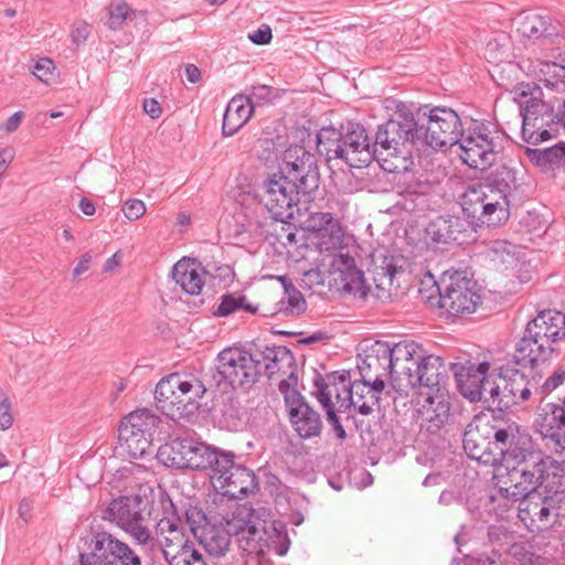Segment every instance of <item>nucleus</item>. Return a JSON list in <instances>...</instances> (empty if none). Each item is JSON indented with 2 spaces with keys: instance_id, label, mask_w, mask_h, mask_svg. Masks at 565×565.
<instances>
[{
  "instance_id": "f257e3e1",
  "label": "nucleus",
  "mask_w": 565,
  "mask_h": 565,
  "mask_svg": "<svg viewBox=\"0 0 565 565\" xmlns=\"http://www.w3.org/2000/svg\"><path fill=\"white\" fill-rule=\"evenodd\" d=\"M418 140L433 149L459 145L461 159L472 169L487 170L499 158L500 145L483 125L476 126L467 134L461 131V121L456 111L435 107L423 113L416 120Z\"/></svg>"
},
{
  "instance_id": "f03ea898",
  "label": "nucleus",
  "mask_w": 565,
  "mask_h": 565,
  "mask_svg": "<svg viewBox=\"0 0 565 565\" xmlns=\"http://www.w3.org/2000/svg\"><path fill=\"white\" fill-rule=\"evenodd\" d=\"M103 518L120 527L139 547L140 553L150 559L159 553L168 559L177 551L193 544L186 539L180 520L175 516L160 519L153 534L151 522L143 515L137 498L120 497L113 500Z\"/></svg>"
},
{
  "instance_id": "7ed1b4c3",
  "label": "nucleus",
  "mask_w": 565,
  "mask_h": 565,
  "mask_svg": "<svg viewBox=\"0 0 565 565\" xmlns=\"http://www.w3.org/2000/svg\"><path fill=\"white\" fill-rule=\"evenodd\" d=\"M503 468L499 492L505 499L520 501L539 489L565 487V463L531 448L510 452Z\"/></svg>"
},
{
  "instance_id": "20e7f679",
  "label": "nucleus",
  "mask_w": 565,
  "mask_h": 565,
  "mask_svg": "<svg viewBox=\"0 0 565 565\" xmlns=\"http://www.w3.org/2000/svg\"><path fill=\"white\" fill-rule=\"evenodd\" d=\"M519 173L501 163L491 169L486 183L468 185L461 196V209L473 226H499L509 220L508 196L520 185Z\"/></svg>"
},
{
  "instance_id": "39448f33",
  "label": "nucleus",
  "mask_w": 565,
  "mask_h": 565,
  "mask_svg": "<svg viewBox=\"0 0 565 565\" xmlns=\"http://www.w3.org/2000/svg\"><path fill=\"white\" fill-rule=\"evenodd\" d=\"M420 143L416 120L404 117L403 120L391 119L380 126L375 136L379 148V161L388 172L399 173L409 167L412 147Z\"/></svg>"
},
{
  "instance_id": "423d86ee",
  "label": "nucleus",
  "mask_w": 565,
  "mask_h": 565,
  "mask_svg": "<svg viewBox=\"0 0 565 565\" xmlns=\"http://www.w3.org/2000/svg\"><path fill=\"white\" fill-rule=\"evenodd\" d=\"M205 392L206 388L199 379L173 373L159 381L154 399L157 407L175 420L195 414Z\"/></svg>"
},
{
  "instance_id": "0eeeda50",
  "label": "nucleus",
  "mask_w": 565,
  "mask_h": 565,
  "mask_svg": "<svg viewBox=\"0 0 565 565\" xmlns=\"http://www.w3.org/2000/svg\"><path fill=\"white\" fill-rule=\"evenodd\" d=\"M411 356L405 374L399 377L398 390L401 394H407L409 390L419 388L420 392H439L445 388L448 379V370L444 360L435 354H427L422 344L407 341Z\"/></svg>"
},
{
  "instance_id": "6e6552de",
  "label": "nucleus",
  "mask_w": 565,
  "mask_h": 565,
  "mask_svg": "<svg viewBox=\"0 0 565 565\" xmlns=\"http://www.w3.org/2000/svg\"><path fill=\"white\" fill-rule=\"evenodd\" d=\"M438 305L448 318L471 315L480 302L476 281L458 270H446L436 282Z\"/></svg>"
},
{
  "instance_id": "1a4fd4ad",
  "label": "nucleus",
  "mask_w": 565,
  "mask_h": 565,
  "mask_svg": "<svg viewBox=\"0 0 565 565\" xmlns=\"http://www.w3.org/2000/svg\"><path fill=\"white\" fill-rule=\"evenodd\" d=\"M222 524L231 537H237L238 547L248 554H264L269 547L270 536L265 522L257 520L247 504L237 505Z\"/></svg>"
},
{
  "instance_id": "9d476101",
  "label": "nucleus",
  "mask_w": 565,
  "mask_h": 565,
  "mask_svg": "<svg viewBox=\"0 0 565 565\" xmlns=\"http://www.w3.org/2000/svg\"><path fill=\"white\" fill-rule=\"evenodd\" d=\"M159 422V417L146 408L128 414L118 428V439L122 451L131 459L143 457L151 447Z\"/></svg>"
},
{
  "instance_id": "9b49d317",
  "label": "nucleus",
  "mask_w": 565,
  "mask_h": 565,
  "mask_svg": "<svg viewBox=\"0 0 565 565\" xmlns=\"http://www.w3.org/2000/svg\"><path fill=\"white\" fill-rule=\"evenodd\" d=\"M407 348V341L398 342L393 347L387 342L377 341L365 355L361 367H364V373L367 374L374 371L373 379L377 375L382 380L388 376L393 388L399 392L398 381L405 374V366L409 364L407 359L412 355Z\"/></svg>"
},
{
  "instance_id": "f8f14e48",
  "label": "nucleus",
  "mask_w": 565,
  "mask_h": 565,
  "mask_svg": "<svg viewBox=\"0 0 565 565\" xmlns=\"http://www.w3.org/2000/svg\"><path fill=\"white\" fill-rule=\"evenodd\" d=\"M563 502L565 487L544 489L521 499L519 518L530 531H542L555 522Z\"/></svg>"
},
{
  "instance_id": "ddd939ff",
  "label": "nucleus",
  "mask_w": 565,
  "mask_h": 565,
  "mask_svg": "<svg viewBox=\"0 0 565 565\" xmlns=\"http://www.w3.org/2000/svg\"><path fill=\"white\" fill-rule=\"evenodd\" d=\"M81 565H142L141 556L107 532L96 533L89 544V552L79 554Z\"/></svg>"
},
{
  "instance_id": "4468645a",
  "label": "nucleus",
  "mask_w": 565,
  "mask_h": 565,
  "mask_svg": "<svg viewBox=\"0 0 565 565\" xmlns=\"http://www.w3.org/2000/svg\"><path fill=\"white\" fill-rule=\"evenodd\" d=\"M300 196L295 185L279 172L264 181L259 194L260 203L274 220L280 222H287L294 217L295 206L300 201Z\"/></svg>"
},
{
  "instance_id": "2eb2a0df",
  "label": "nucleus",
  "mask_w": 565,
  "mask_h": 565,
  "mask_svg": "<svg viewBox=\"0 0 565 565\" xmlns=\"http://www.w3.org/2000/svg\"><path fill=\"white\" fill-rule=\"evenodd\" d=\"M223 456L228 459V462L216 466L214 472L210 473L213 487L232 499H239L255 492L258 483L254 471L235 463L234 454L225 451Z\"/></svg>"
},
{
  "instance_id": "dca6fc26",
  "label": "nucleus",
  "mask_w": 565,
  "mask_h": 565,
  "mask_svg": "<svg viewBox=\"0 0 565 565\" xmlns=\"http://www.w3.org/2000/svg\"><path fill=\"white\" fill-rule=\"evenodd\" d=\"M257 362L254 353L237 347L222 350L216 359L220 376L233 387H245L258 379Z\"/></svg>"
},
{
  "instance_id": "f3484780",
  "label": "nucleus",
  "mask_w": 565,
  "mask_h": 565,
  "mask_svg": "<svg viewBox=\"0 0 565 565\" xmlns=\"http://www.w3.org/2000/svg\"><path fill=\"white\" fill-rule=\"evenodd\" d=\"M513 94L520 107L523 137L530 128L541 129L554 121L553 108L542 100L541 87L535 83H520L514 87Z\"/></svg>"
},
{
  "instance_id": "a211bd4d",
  "label": "nucleus",
  "mask_w": 565,
  "mask_h": 565,
  "mask_svg": "<svg viewBox=\"0 0 565 565\" xmlns=\"http://www.w3.org/2000/svg\"><path fill=\"white\" fill-rule=\"evenodd\" d=\"M329 287L365 299L370 292L363 273L356 267L355 259L348 253L328 256Z\"/></svg>"
},
{
  "instance_id": "6ab92c4d",
  "label": "nucleus",
  "mask_w": 565,
  "mask_h": 565,
  "mask_svg": "<svg viewBox=\"0 0 565 565\" xmlns=\"http://www.w3.org/2000/svg\"><path fill=\"white\" fill-rule=\"evenodd\" d=\"M279 391L284 394L290 423L298 435L305 439L318 436L322 428L320 415L286 380L279 382Z\"/></svg>"
},
{
  "instance_id": "aec40b11",
  "label": "nucleus",
  "mask_w": 565,
  "mask_h": 565,
  "mask_svg": "<svg viewBox=\"0 0 565 565\" xmlns=\"http://www.w3.org/2000/svg\"><path fill=\"white\" fill-rule=\"evenodd\" d=\"M340 159L352 168L367 166L374 158L379 160V148L371 145L365 128L358 122L342 126V148Z\"/></svg>"
},
{
  "instance_id": "412c9836",
  "label": "nucleus",
  "mask_w": 565,
  "mask_h": 565,
  "mask_svg": "<svg viewBox=\"0 0 565 565\" xmlns=\"http://www.w3.org/2000/svg\"><path fill=\"white\" fill-rule=\"evenodd\" d=\"M361 381L351 383V391L342 390L343 399L354 406L361 415H369L379 403V395L383 391L384 380L373 379L371 374L364 373V367H360Z\"/></svg>"
},
{
  "instance_id": "4be33fe9",
  "label": "nucleus",
  "mask_w": 565,
  "mask_h": 565,
  "mask_svg": "<svg viewBox=\"0 0 565 565\" xmlns=\"http://www.w3.org/2000/svg\"><path fill=\"white\" fill-rule=\"evenodd\" d=\"M534 427L556 447L565 449V401L563 405L547 403L540 406Z\"/></svg>"
},
{
  "instance_id": "5701e85b",
  "label": "nucleus",
  "mask_w": 565,
  "mask_h": 565,
  "mask_svg": "<svg viewBox=\"0 0 565 565\" xmlns=\"http://www.w3.org/2000/svg\"><path fill=\"white\" fill-rule=\"evenodd\" d=\"M450 370L457 382L460 393L471 402L482 399V383L490 370L488 362H481L477 366L467 363L462 365L459 363H450Z\"/></svg>"
},
{
  "instance_id": "b1692460",
  "label": "nucleus",
  "mask_w": 565,
  "mask_h": 565,
  "mask_svg": "<svg viewBox=\"0 0 565 565\" xmlns=\"http://www.w3.org/2000/svg\"><path fill=\"white\" fill-rule=\"evenodd\" d=\"M526 329L530 335L536 337L544 345L553 347L565 339V315L556 310L541 311L527 323Z\"/></svg>"
},
{
  "instance_id": "393cba45",
  "label": "nucleus",
  "mask_w": 565,
  "mask_h": 565,
  "mask_svg": "<svg viewBox=\"0 0 565 565\" xmlns=\"http://www.w3.org/2000/svg\"><path fill=\"white\" fill-rule=\"evenodd\" d=\"M470 224L473 225L470 221ZM469 222L455 215H440L429 221L426 237L437 244L462 243Z\"/></svg>"
},
{
  "instance_id": "a878e982",
  "label": "nucleus",
  "mask_w": 565,
  "mask_h": 565,
  "mask_svg": "<svg viewBox=\"0 0 565 565\" xmlns=\"http://www.w3.org/2000/svg\"><path fill=\"white\" fill-rule=\"evenodd\" d=\"M522 39L536 42L556 43L561 38L558 28L553 24L550 15L529 13L521 17L516 29Z\"/></svg>"
},
{
  "instance_id": "bb28decb",
  "label": "nucleus",
  "mask_w": 565,
  "mask_h": 565,
  "mask_svg": "<svg viewBox=\"0 0 565 565\" xmlns=\"http://www.w3.org/2000/svg\"><path fill=\"white\" fill-rule=\"evenodd\" d=\"M493 437L495 448L502 455V467L510 452L527 450L530 448V436L525 431H521L515 423L504 424L501 426L490 425V437Z\"/></svg>"
},
{
  "instance_id": "cd10ccee",
  "label": "nucleus",
  "mask_w": 565,
  "mask_h": 565,
  "mask_svg": "<svg viewBox=\"0 0 565 565\" xmlns=\"http://www.w3.org/2000/svg\"><path fill=\"white\" fill-rule=\"evenodd\" d=\"M206 271L200 263L182 258L174 266L172 277L174 281L189 295H200L205 284Z\"/></svg>"
},
{
  "instance_id": "c85d7f7f",
  "label": "nucleus",
  "mask_w": 565,
  "mask_h": 565,
  "mask_svg": "<svg viewBox=\"0 0 565 565\" xmlns=\"http://www.w3.org/2000/svg\"><path fill=\"white\" fill-rule=\"evenodd\" d=\"M553 351L554 347L544 345L536 337L530 335L525 328L523 337L515 345L514 361L521 367H533L546 361Z\"/></svg>"
},
{
  "instance_id": "c756f323",
  "label": "nucleus",
  "mask_w": 565,
  "mask_h": 565,
  "mask_svg": "<svg viewBox=\"0 0 565 565\" xmlns=\"http://www.w3.org/2000/svg\"><path fill=\"white\" fill-rule=\"evenodd\" d=\"M254 106L249 97L244 95L234 96L227 104L223 116V134L233 136L252 117Z\"/></svg>"
},
{
  "instance_id": "7c9ffc66",
  "label": "nucleus",
  "mask_w": 565,
  "mask_h": 565,
  "mask_svg": "<svg viewBox=\"0 0 565 565\" xmlns=\"http://www.w3.org/2000/svg\"><path fill=\"white\" fill-rule=\"evenodd\" d=\"M193 438H174L162 445L157 451L158 460L178 469H190Z\"/></svg>"
},
{
  "instance_id": "2f4dec72",
  "label": "nucleus",
  "mask_w": 565,
  "mask_h": 565,
  "mask_svg": "<svg viewBox=\"0 0 565 565\" xmlns=\"http://www.w3.org/2000/svg\"><path fill=\"white\" fill-rule=\"evenodd\" d=\"M254 356L259 366L257 367L258 377L265 373L270 379L294 362L292 353L284 345L266 347L263 351H256Z\"/></svg>"
},
{
  "instance_id": "473e14b6",
  "label": "nucleus",
  "mask_w": 565,
  "mask_h": 565,
  "mask_svg": "<svg viewBox=\"0 0 565 565\" xmlns=\"http://www.w3.org/2000/svg\"><path fill=\"white\" fill-rule=\"evenodd\" d=\"M499 380L503 384L502 397L499 404L505 408L527 401L531 394H534V382H530L524 374L516 372L509 377H500Z\"/></svg>"
},
{
  "instance_id": "72a5a7b5",
  "label": "nucleus",
  "mask_w": 565,
  "mask_h": 565,
  "mask_svg": "<svg viewBox=\"0 0 565 565\" xmlns=\"http://www.w3.org/2000/svg\"><path fill=\"white\" fill-rule=\"evenodd\" d=\"M284 174L307 200H311V194L319 188L320 173L316 159L307 158L305 167Z\"/></svg>"
},
{
  "instance_id": "f704fd0d",
  "label": "nucleus",
  "mask_w": 565,
  "mask_h": 565,
  "mask_svg": "<svg viewBox=\"0 0 565 565\" xmlns=\"http://www.w3.org/2000/svg\"><path fill=\"white\" fill-rule=\"evenodd\" d=\"M340 383H343V385L350 384L349 372H334L315 380L316 395L324 409L334 408L338 411V398L340 395L337 390Z\"/></svg>"
},
{
  "instance_id": "c9c22d12",
  "label": "nucleus",
  "mask_w": 565,
  "mask_h": 565,
  "mask_svg": "<svg viewBox=\"0 0 565 565\" xmlns=\"http://www.w3.org/2000/svg\"><path fill=\"white\" fill-rule=\"evenodd\" d=\"M192 454L190 455L192 470H210L214 472L216 466L226 465L228 459L223 455L225 451L213 448L202 441L193 439Z\"/></svg>"
},
{
  "instance_id": "e433bc0d",
  "label": "nucleus",
  "mask_w": 565,
  "mask_h": 565,
  "mask_svg": "<svg viewBox=\"0 0 565 565\" xmlns=\"http://www.w3.org/2000/svg\"><path fill=\"white\" fill-rule=\"evenodd\" d=\"M490 425H470L463 434L462 445L467 455L475 460H481L489 450Z\"/></svg>"
},
{
  "instance_id": "4c0bfd02",
  "label": "nucleus",
  "mask_w": 565,
  "mask_h": 565,
  "mask_svg": "<svg viewBox=\"0 0 565 565\" xmlns=\"http://www.w3.org/2000/svg\"><path fill=\"white\" fill-rule=\"evenodd\" d=\"M200 544L214 557L226 554L231 545V536L223 527V524L210 525L199 535Z\"/></svg>"
},
{
  "instance_id": "58836bf2",
  "label": "nucleus",
  "mask_w": 565,
  "mask_h": 565,
  "mask_svg": "<svg viewBox=\"0 0 565 565\" xmlns=\"http://www.w3.org/2000/svg\"><path fill=\"white\" fill-rule=\"evenodd\" d=\"M321 233L315 235V244L319 253L318 257H328L343 253L344 232L340 223H333L331 227L320 228Z\"/></svg>"
},
{
  "instance_id": "ea45409f",
  "label": "nucleus",
  "mask_w": 565,
  "mask_h": 565,
  "mask_svg": "<svg viewBox=\"0 0 565 565\" xmlns=\"http://www.w3.org/2000/svg\"><path fill=\"white\" fill-rule=\"evenodd\" d=\"M419 394L426 396L423 408L427 419L437 427L447 422L450 406L446 399L445 388L439 392H419Z\"/></svg>"
},
{
  "instance_id": "a19ab883",
  "label": "nucleus",
  "mask_w": 565,
  "mask_h": 565,
  "mask_svg": "<svg viewBox=\"0 0 565 565\" xmlns=\"http://www.w3.org/2000/svg\"><path fill=\"white\" fill-rule=\"evenodd\" d=\"M483 56L489 64L495 67L501 66L503 63L512 64L511 45L508 36L500 34L490 39L484 46Z\"/></svg>"
},
{
  "instance_id": "79ce46f5",
  "label": "nucleus",
  "mask_w": 565,
  "mask_h": 565,
  "mask_svg": "<svg viewBox=\"0 0 565 565\" xmlns=\"http://www.w3.org/2000/svg\"><path fill=\"white\" fill-rule=\"evenodd\" d=\"M281 281L285 292L284 297L280 300V310L290 312V313H299L306 309V300L302 294L291 284V281L285 277H278Z\"/></svg>"
},
{
  "instance_id": "37998d69",
  "label": "nucleus",
  "mask_w": 565,
  "mask_h": 565,
  "mask_svg": "<svg viewBox=\"0 0 565 565\" xmlns=\"http://www.w3.org/2000/svg\"><path fill=\"white\" fill-rule=\"evenodd\" d=\"M239 309L250 313H255L257 310L256 307L246 300L245 296L238 294H226L222 296L221 302L214 311V315L218 317H227Z\"/></svg>"
},
{
  "instance_id": "c03bdc74",
  "label": "nucleus",
  "mask_w": 565,
  "mask_h": 565,
  "mask_svg": "<svg viewBox=\"0 0 565 565\" xmlns=\"http://www.w3.org/2000/svg\"><path fill=\"white\" fill-rule=\"evenodd\" d=\"M492 260L504 265L505 268H514L519 264L518 248L507 241H494L491 246Z\"/></svg>"
},
{
  "instance_id": "a18cd8bd",
  "label": "nucleus",
  "mask_w": 565,
  "mask_h": 565,
  "mask_svg": "<svg viewBox=\"0 0 565 565\" xmlns=\"http://www.w3.org/2000/svg\"><path fill=\"white\" fill-rule=\"evenodd\" d=\"M492 260L504 265L505 268H514L519 264L518 248L507 241H494L491 246Z\"/></svg>"
},
{
  "instance_id": "49530a36",
  "label": "nucleus",
  "mask_w": 565,
  "mask_h": 565,
  "mask_svg": "<svg viewBox=\"0 0 565 565\" xmlns=\"http://www.w3.org/2000/svg\"><path fill=\"white\" fill-rule=\"evenodd\" d=\"M307 158L316 159L315 154L306 150L302 146L289 147L282 156V163L279 173L284 174L294 170L305 167Z\"/></svg>"
},
{
  "instance_id": "de8ad7c7",
  "label": "nucleus",
  "mask_w": 565,
  "mask_h": 565,
  "mask_svg": "<svg viewBox=\"0 0 565 565\" xmlns=\"http://www.w3.org/2000/svg\"><path fill=\"white\" fill-rule=\"evenodd\" d=\"M131 8L126 2L109 4L106 8V14L102 18V22L113 31L121 30L129 19Z\"/></svg>"
},
{
  "instance_id": "09e8293b",
  "label": "nucleus",
  "mask_w": 565,
  "mask_h": 565,
  "mask_svg": "<svg viewBox=\"0 0 565 565\" xmlns=\"http://www.w3.org/2000/svg\"><path fill=\"white\" fill-rule=\"evenodd\" d=\"M166 561L169 565H207L204 556L194 548L193 544L177 551Z\"/></svg>"
},
{
  "instance_id": "8fccbe9b",
  "label": "nucleus",
  "mask_w": 565,
  "mask_h": 565,
  "mask_svg": "<svg viewBox=\"0 0 565 565\" xmlns=\"http://www.w3.org/2000/svg\"><path fill=\"white\" fill-rule=\"evenodd\" d=\"M397 273L398 268L392 260L385 262V265L376 270L374 282L377 289L375 295L377 298L384 297V292L393 285L394 277Z\"/></svg>"
},
{
  "instance_id": "3c124183",
  "label": "nucleus",
  "mask_w": 565,
  "mask_h": 565,
  "mask_svg": "<svg viewBox=\"0 0 565 565\" xmlns=\"http://www.w3.org/2000/svg\"><path fill=\"white\" fill-rule=\"evenodd\" d=\"M565 382V369L558 367L550 375L542 384L534 382L535 390L534 395H537L540 398H543L545 395H548L557 387H559Z\"/></svg>"
},
{
  "instance_id": "603ef678",
  "label": "nucleus",
  "mask_w": 565,
  "mask_h": 565,
  "mask_svg": "<svg viewBox=\"0 0 565 565\" xmlns=\"http://www.w3.org/2000/svg\"><path fill=\"white\" fill-rule=\"evenodd\" d=\"M327 257H317L316 268L305 273V279L310 285H329V270L327 267Z\"/></svg>"
},
{
  "instance_id": "864d4df0",
  "label": "nucleus",
  "mask_w": 565,
  "mask_h": 565,
  "mask_svg": "<svg viewBox=\"0 0 565 565\" xmlns=\"http://www.w3.org/2000/svg\"><path fill=\"white\" fill-rule=\"evenodd\" d=\"M185 521L190 526L194 536L199 537L200 533L210 526L205 513L195 507H191L185 511Z\"/></svg>"
},
{
  "instance_id": "5fc2aeb1",
  "label": "nucleus",
  "mask_w": 565,
  "mask_h": 565,
  "mask_svg": "<svg viewBox=\"0 0 565 565\" xmlns=\"http://www.w3.org/2000/svg\"><path fill=\"white\" fill-rule=\"evenodd\" d=\"M333 223H340L337 218L333 217L331 213H313L309 217V226L315 235L321 233L320 228L324 230L326 227H331Z\"/></svg>"
},
{
  "instance_id": "6e6d98bb",
  "label": "nucleus",
  "mask_w": 565,
  "mask_h": 565,
  "mask_svg": "<svg viewBox=\"0 0 565 565\" xmlns=\"http://www.w3.org/2000/svg\"><path fill=\"white\" fill-rule=\"evenodd\" d=\"M281 90L273 85L262 84L253 86L250 95L257 100L270 102L280 97Z\"/></svg>"
},
{
  "instance_id": "4d7b16f0",
  "label": "nucleus",
  "mask_w": 565,
  "mask_h": 565,
  "mask_svg": "<svg viewBox=\"0 0 565 565\" xmlns=\"http://www.w3.org/2000/svg\"><path fill=\"white\" fill-rule=\"evenodd\" d=\"M121 211L128 220L136 221L146 213V205L141 200L129 199L122 204Z\"/></svg>"
},
{
  "instance_id": "13d9d810",
  "label": "nucleus",
  "mask_w": 565,
  "mask_h": 565,
  "mask_svg": "<svg viewBox=\"0 0 565 565\" xmlns=\"http://www.w3.org/2000/svg\"><path fill=\"white\" fill-rule=\"evenodd\" d=\"M13 424L11 402L7 395L0 401V430H8Z\"/></svg>"
},
{
  "instance_id": "bf43d9fd",
  "label": "nucleus",
  "mask_w": 565,
  "mask_h": 565,
  "mask_svg": "<svg viewBox=\"0 0 565 565\" xmlns=\"http://www.w3.org/2000/svg\"><path fill=\"white\" fill-rule=\"evenodd\" d=\"M248 39L256 45H267L273 40L271 28L267 24H262L257 30L248 33Z\"/></svg>"
},
{
  "instance_id": "052dcab7",
  "label": "nucleus",
  "mask_w": 565,
  "mask_h": 565,
  "mask_svg": "<svg viewBox=\"0 0 565 565\" xmlns=\"http://www.w3.org/2000/svg\"><path fill=\"white\" fill-rule=\"evenodd\" d=\"M502 387L503 384H499L495 381L490 379V385L489 391H487L489 394L487 396V404L490 406L497 407L499 409H503V405L499 404L501 397H502Z\"/></svg>"
},
{
  "instance_id": "680f3d73",
  "label": "nucleus",
  "mask_w": 565,
  "mask_h": 565,
  "mask_svg": "<svg viewBox=\"0 0 565 565\" xmlns=\"http://www.w3.org/2000/svg\"><path fill=\"white\" fill-rule=\"evenodd\" d=\"M342 131H338L332 127L322 128L317 135V149L323 148L330 141L341 138Z\"/></svg>"
},
{
  "instance_id": "e2e57ef3",
  "label": "nucleus",
  "mask_w": 565,
  "mask_h": 565,
  "mask_svg": "<svg viewBox=\"0 0 565 565\" xmlns=\"http://www.w3.org/2000/svg\"><path fill=\"white\" fill-rule=\"evenodd\" d=\"M29 71H54L55 64L50 57H40L36 61L31 55L29 56Z\"/></svg>"
},
{
  "instance_id": "0e129e2a",
  "label": "nucleus",
  "mask_w": 565,
  "mask_h": 565,
  "mask_svg": "<svg viewBox=\"0 0 565 565\" xmlns=\"http://www.w3.org/2000/svg\"><path fill=\"white\" fill-rule=\"evenodd\" d=\"M544 157L548 162L552 163L565 161V142H559L556 146L545 150Z\"/></svg>"
},
{
  "instance_id": "69168bd1",
  "label": "nucleus",
  "mask_w": 565,
  "mask_h": 565,
  "mask_svg": "<svg viewBox=\"0 0 565 565\" xmlns=\"http://www.w3.org/2000/svg\"><path fill=\"white\" fill-rule=\"evenodd\" d=\"M326 411V414H327V420L328 423L333 427V430L337 435V437L341 440H343L345 437H347V433L343 428V426L341 425L335 412L337 409L334 408H328V409H324Z\"/></svg>"
},
{
  "instance_id": "338daca9",
  "label": "nucleus",
  "mask_w": 565,
  "mask_h": 565,
  "mask_svg": "<svg viewBox=\"0 0 565 565\" xmlns=\"http://www.w3.org/2000/svg\"><path fill=\"white\" fill-rule=\"evenodd\" d=\"M551 138H552V135L545 127H543L541 129L530 128L526 136L523 137V139L529 143H537L541 141L548 140Z\"/></svg>"
},
{
  "instance_id": "774afa93",
  "label": "nucleus",
  "mask_w": 565,
  "mask_h": 565,
  "mask_svg": "<svg viewBox=\"0 0 565 565\" xmlns=\"http://www.w3.org/2000/svg\"><path fill=\"white\" fill-rule=\"evenodd\" d=\"M90 33L89 24L83 22L77 25L71 33V38L74 44L79 45L84 43Z\"/></svg>"
}]
</instances>
